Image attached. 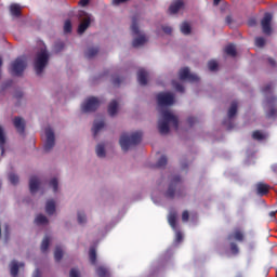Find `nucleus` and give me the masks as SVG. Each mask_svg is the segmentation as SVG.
Masks as SVG:
<instances>
[{"label":"nucleus","instance_id":"nucleus-24","mask_svg":"<svg viewBox=\"0 0 277 277\" xmlns=\"http://www.w3.org/2000/svg\"><path fill=\"white\" fill-rule=\"evenodd\" d=\"M0 150L1 156L5 155V132H3V128L0 127Z\"/></svg>","mask_w":277,"mask_h":277},{"label":"nucleus","instance_id":"nucleus-26","mask_svg":"<svg viewBox=\"0 0 277 277\" xmlns=\"http://www.w3.org/2000/svg\"><path fill=\"white\" fill-rule=\"evenodd\" d=\"M225 53L226 55H230V57H237V48H235V44L230 43L226 45Z\"/></svg>","mask_w":277,"mask_h":277},{"label":"nucleus","instance_id":"nucleus-44","mask_svg":"<svg viewBox=\"0 0 277 277\" xmlns=\"http://www.w3.org/2000/svg\"><path fill=\"white\" fill-rule=\"evenodd\" d=\"M217 61H209L208 63V68L209 70H211L212 72H215V70H217Z\"/></svg>","mask_w":277,"mask_h":277},{"label":"nucleus","instance_id":"nucleus-57","mask_svg":"<svg viewBox=\"0 0 277 277\" xmlns=\"http://www.w3.org/2000/svg\"><path fill=\"white\" fill-rule=\"evenodd\" d=\"M176 241H183V234L181 232H176Z\"/></svg>","mask_w":277,"mask_h":277},{"label":"nucleus","instance_id":"nucleus-36","mask_svg":"<svg viewBox=\"0 0 277 277\" xmlns=\"http://www.w3.org/2000/svg\"><path fill=\"white\" fill-rule=\"evenodd\" d=\"M168 166V157L161 156L156 163V168H166Z\"/></svg>","mask_w":277,"mask_h":277},{"label":"nucleus","instance_id":"nucleus-52","mask_svg":"<svg viewBox=\"0 0 277 277\" xmlns=\"http://www.w3.org/2000/svg\"><path fill=\"white\" fill-rule=\"evenodd\" d=\"M187 122L190 127H194V124H196V122H198V119L196 117H188Z\"/></svg>","mask_w":277,"mask_h":277},{"label":"nucleus","instance_id":"nucleus-27","mask_svg":"<svg viewBox=\"0 0 277 277\" xmlns=\"http://www.w3.org/2000/svg\"><path fill=\"white\" fill-rule=\"evenodd\" d=\"M237 107H238L237 102L236 101L232 102L227 113L228 118H235V116H237Z\"/></svg>","mask_w":277,"mask_h":277},{"label":"nucleus","instance_id":"nucleus-54","mask_svg":"<svg viewBox=\"0 0 277 277\" xmlns=\"http://www.w3.org/2000/svg\"><path fill=\"white\" fill-rule=\"evenodd\" d=\"M69 277H79V272L75 268H71Z\"/></svg>","mask_w":277,"mask_h":277},{"label":"nucleus","instance_id":"nucleus-45","mask_svg":"<svg viewBox=\"0 0 277 277\" xmlns=\"http://www.w3.org/2000/svg\"><path fill=\"white\" fill-rule=\"evenodd\" d=\"M273 90H274V84L268 83L262 89V92L263 94H272Z\"/></svg>","mask_w":277,"mask_h":277},{"label":"nucleus","instance_id":"nucleus-63","mask_svg":"<svg viewBox=\"0 0 277 277\" xmlns=\"http://www.w3.org/2000/svg\"><path fill=\"white\" fill-rule=\"evenodd\" d=\"M225 21H226V24H227V25H230V23H232V21H233V17H230V15H228V16L225 18Z\"/></svg>","mask_w":277,"mask_h":277},{"label":"nucleus","instance_id":"nucleus-21","mask_svg":"<svg viewBox=\"0 0 277 277\" xmlns=\"http://www.w3.org/2000/svg\"><path fill=\"white\" fill-rule=\"evenodd\" d=\"M146 42H148L146 36L141 35L132 41V47H134V49H137V47H143V44H146Z\"/></svg>","mask_w":277,"mask_h":277},{"label":"nucleus","instance_id":"nucleus-12","mask_svg":"<svg viewBox=\"0 0 277 277\" xmlns=\"http://www.w3.org/2000/svg\"><path fill=\"white\" fill-rule=\"evenodd\" d=\"M13 124L16 129V131L19 133V135H23L25 133V119L21 117H15L13 119Z\"/></svg>","mask_w":277,"mask_h":277},{"label":"nucleus","instance_id":"nucleus-2","mask_svg":"<svg viewBox=\"0 0 277 277\" xmlns=\"http://www.w3.org/2000/svg\"><path fill=\"white\" fill-rule=\"evenodd\" d=\"M162 118L158 121V131L160 135H168L170 133V124L179 131V117L166 109L161 113Z\"/></svg>","mask_w":277,"mask_h":277},{"label":"nucleus","instance_id":"nucleus-7","mask_svg":"<svg viewBox=\"0 0 277 277\" xmlns=\"http://www.w3.org/2000/svg\"><path fill=\"white\" fill-rule=\"evenodd\" d=\"M45 143L43 146L44 153H51L53 148L55 147V132H53V129L47 128L45 129Z\"/></svg>","mask_w":277,"mask_h":277},{"label":"nucleus","instance_id":"nucleus-20","mask_svg":"<svg viewBox=\"0 0 277 277\" xmlns=\"http://www.w3.org/2000/svg\"><path fill=\"white\" fill-rule=\"evenodd\" d=\"M10 14L11 16H13L14 18H21V5L13 3L10 5Z\"/></svg>","mask_w":277,"mask_h":277},{"label":"nucleus","instance_id":"nucleus-34","mask_svg":"<svg viewBox=\"0 0 277 277\" xmlns=\"http://www.w3.org/2000/svg\"><path fill=\"white\" fill-rule=\"evenodd\" d=\"M51 243V238L49 236H45L41 242V252H47L49 250V246Z\"/></svg>","mask_w":277,"mask_h":277},{"label":"nucleus","instance_id":"nucleus-3","mask_svg":"<svg viewBox=\"0 0 277 277\" xmlns=\"http://www.w3.org/2000/svg\"><path fill=\"white\" fill-rule=\"evenodd\" d=\"M142 135L141 131L133 132L131 135L123 133L119 140V144L123 153H127V150H129V148H133V146H137V144L142 142Z\"/></svg>","mask_w":277,"mask_h":277},{"label":"nucleus","instance_id":"nucleus-64","mask_svg":"<svg viewBox=\"0 0 277 277\" xmlns=\"http://www.w3.org/2000/svg\"><path fill=\"white\" fill-rule=\"evenodd\" d=\"M222 0H213V4L214 5H220V2H221Z\"/></svg>","mask_w":277,"mask_h":277},{"label":"nucleus","instance_id":"nucleus-9","mask_svg":"<svg viewBox=\"0 0 277 277\" xmlns=\"http://www.w3.org/2000/svg\"><path fill=\"white\" fill-rule=\"evenodd\" d=\"M181 81H189L190 83H196L200 81L197 75L189 72V67H184L180 70Z\"/></svg>","mask_w":277,"mask_h":277},{"label":"nucleus","instance_id":"nucleus-56","mask_svg":"<svg viewBox=\"0 0 277 277\" xmlns=\"http://www.w3.org/2000/svg\"><path fill=\"white\" fill-rule=\"evenodd\" d=\"M268 64L274 68L276 67V61L272 57H268Z\"/></svg>","mask_w":277,"mask_h":277},{"label":"nucleus","instance_id":"nucleus-58","mask_svg":"<svg viewBox=\"0 0 277 277\" xmlns=\"http://www.w3.org/2000/svg\"><path fill=\"white\" fill-rule=\"evenodd\" d=\"M269 217H271V222H274V220H276V212L272 211L269 212Z\"/></svg>","mask_w":277,"mask_h":277},{"label":"nucleus","instance_id":"nucleus-51","mask_svg":"<svg viewBox=\"0 0 277 277\" xmlns=\"http://www.w3.org/2000/svg\"><path fill=\"white\" fill-rule=\"evenodd\" d=\"M182 222H189V211L185 210L182 213Z\"/></svg>","mask_w":277,"mask_h":277},{"label":"nucleus","instance_id":"nucleus-47","mask_svg":"<svg viewBox=\"0 0 277 277\" xmlns=\"http://www.w3.org/2000/svg\"><path fill=\"white\" fill-rule=\"evenodd\" d=\"M50 187L53 188V193H57V187H58V182H57V179L53 177L51 181H50Z\"/></svg>","mask_w":277,"mask_h":277},{"label":"nucleus","instance_id":"nucleus-18","mask_svg":"<svg viewBox=\"0 0 277 277\" xmlns=\"http://www.w3.org/2000/svg\"><path fill=\"white\" fill-rule=\"evenodd\" d=\"M185 5V3L183 2V0H177L175 2H173L170 6H169V12L170 14H177V12L180 10H182V8Z\"/></svg>","mask_w":277,"mask_h":277},{"label":"nucleus","instance_id":"nucleus-4","mask_svg":"<svg viewBox=\"0 0 277 277\" xmlns=\"http://www.w3.org/2000/svg\"><path fill=\"white\" fill-rule=\"evenodd\" d=\"M49 64V52L43 49L39 53H37L35 58V71L37 75H42L44 68Z\"/></svg>","mask_w":277,"mask_h":277},{"label":"nucleus","instance_id":"nucleus-50","mask_svg":"<svg viewBox=\"0 0 277 277\" xmlns=\"http://www.w3.org/2000/svg\"><path fill=\"white\" fill-rule=\"evenodd\" d=\"M85 221H87V219H85V213H83V212H78V223H79V224H85Z\"/></svg>","mask_w":277,"mask_h":277},{"label":"nucleus","instance_id":"nucleus-41","mask_svg":"<svg viewBox=\"0 0 277 277\" xmlns=\"http://www.w3.org/2000/svg\"><path fill=\"white\" fill-rule=\"evenodd\" d=\"M172 85L176 90V92H181V93L185 92V87H183V84H181L179 81L173 80Z\"/></svg>","mask_w":277,"mask_h":277},{"label":"nucleus","instance_id":"nucleus-46","mask_svg":"<svg viewBox=\"0 0 277 277\" xmlns=\"http://www.w3.org/2000/svg\"><path fill=\"white\" fill-rule=\"evenodd\" d=\"M255 45L259 47L260 49H263V47H265V38L256 37L255 38Z\"/></svg>","mask_w":277,"mask_h":277},{"label":"nucleus","instance_id":"nucleus-60","mask_svg":"<svg viewBox=\"0 0 277 277\" xmlns=\"http://www.w3.org/2000/svg\"><path fill=\"white\" fill-rule=\"evenodd\" d=\"M90 3V0H80V5H82V8H85V5H88Z\"/></svg>","mask_w":277,"mask_h":277},{"label":"nucleus","instance_id":"nucleus-14","mask_svg":"<svg viewBox=\"0 0 277 277\" xmlns=\"http://www.w3.org/2000/svg\"><path fill=\"white\" fill-rule=\"evenodd\" d=\"M137 81L140 85H147L148 84V72L146 69H138L137 71Z\"/></svg>","mask_w":277,"mask_h":277},{"label":"nucleus","instance_id":"nucleus-15","mask_svg":"<svg viewBox=\"0 0 277 277\" xmlns=\"http://www.w3.org/2000/svg\"><path fill=\"white\" fill-rule=\"evenodd\" d=\"M177 217H179V213H176V211H171L168 215V222H169V225L171 226V228L173 230H176L177 228Z\"/></svg>","mask_w":277,"mask_h":277},{"label":"nucleus","instance_id":"nucleus-40","mask_svg":"<svg viewBox=\"0 0 277 277\" xmlns=\"http://www.w3.org/2000/svg\"><path fill=\"white\" fill-rule=\"evenodd\" d=\"M96 155H97V157H101V158H103V157H105V145H103V144H98L97 146H96Z\"/></svg>","mask_w":277,"mask_h":277},{"label":"nucleus","instance_id":"nucleus-28","mask_svg":"<svg viewBox=\"0 0 277 277\" xmlns=\"http://www.w3.org/2000/svg\"><path fill=\"white\" fill-rule=\"evenodd\" d=\"M85 57L88 60H92V57H95V55H98V48H89L87 51H85Z\"/></svg>","mask_w":277,"mask_h":277},{"label":"nucleus","instance_id":"nucleus-1","mask_svg":"<svg viewBox=\"0 0 277 277\" xmlns=\"http://www.w3.org/2000/svg\"><path fill=\"white\" fill-rule=\"evenodd\" d=\"M164 196L169 200H174V198H185L187 196V189L183 185V181L180 175L171 176L170 184Z\"/></svg>","mask_w":277,"mask_h":277},{"label":"nucleus","instance_id":"nucleus-31","mask_svg":"<svg viewBox=\"0 0 277 277\" xmlns=\"http://www.w3.org/2000/svg\"><path fill=\"white\" fill-rule=\"evenodd\" d=\"M64 41H56L53 45L52 52L53 53H62L64 51Z\"/></svg>","mask_w":277,"mask_h":277},{"label":"nucleus","instance_id":"nucleus-37","mask_svg":"<svg viewBox=\"0 0 277 277\" xmlns=\"http://www.w3.org/2000/svg\"><path fill=\"white\" fill-rule=\"evenodd\" d=\"M89 259L92 265H96V249L91 248L89 251Z\"/></svg>","mask_w":277,"mask_h":277},{"label":"nucleus","instance_id":"nucleus-22","mask_svg":"<svg viewBox=\"0 0 277 277\" xmlns=\"http://www.w3.org/2000/svg\"><path fill=\"white\" fill-rule=\"evenodd\" d=\"M103 129H105V121H95L92 128L93 136L96 137V135H98V131Z\"/></svg>","mask_w":277,"mask_h":277},{"label":"nucleus","instance_id":"nucleus-38","mask_svg":"<svg viewBox=\"0 0 277 277\" xmlns=\"http://www.w3.org/2000/svg\"><path fill=\"white\" fill-rule=\"evenodd\" d=\"M35 223L37 224H49V219H47L44 216V214H39L37 215V217L35 219Z\"/></svg>","mask_w":277,"mask_h":277},{"label":"nucleus","instance_id":"nucleus-55","mask_svg":"<svg viewBox=\"0 0 277 277\" xmlns=\"http://www.w3.org/2000/svg\"><path fill=\"white\" fill-rule=\"evenodd\" d=\"M129 0H113L114 5H120V3H127Z\"/></svg>","mask_w":277,"mask_h":277},{"label":"nucleus","instance_id":"nucleus-5","mask_svg":"<svg viewBox=\"0 0 277 277\" xmlns=\"http://www.w3.org/2000/svg\"><path fill=\"white\" fill-rule=\"evenodd\" d=\"M25 68H27V57L19 56L15 61L11 63V75H14L15 77H21L23 72H25Z\"/></svg>","mask_w":277,"mask_h":277},{"label":"nucleus","instance_id":"nucleus-19","mask_svg":"<svg viewBox=\"0 0 277 277\" xmlns=\"http://www.w3.org/2000/svg\"><path fill=\"white\" fill-rule=\"evenodd\" d=\"M138 22H140V16L135 15L132 17L131 31L133 36H140V26L137 24Z\"/></svg>","mask_w":277,"mask_h":277},{"label":"nucleus","instance_id":"nucleus-10","mask_svg":"<svg viewBox=\"0 0 277 277\" xmlns=\"http://www.w3.org/2000/svg\"><path fill=\"white\" fill-rule=\"evenodd\" d=\"M227 241H238L242 243V241H246V233L243 229L236 227L233 233L228 234Z\"/></svg>","mask_w":277,"mask_h":277},{"label":"nucleus","instance_id":"nucleus-11","mask_svg":"<svg viewBox=\"0 0 277 277\" xmlns=\"http://www.w3.org/2000/svg\"><path fill=\"white\" fill-rule=\"evenodd\" d=\"M261 25L263 34H265V36H272V13H265Z\"/></svg>","mask_w":277,"mask_h":277},{"label":"nucleus","instance_id":"nucleus-17","mask_svg":"<svg viewBox=\"0 0 277 277\" xmlns=\"http://www.w3.org/2000/svg\"><path fill=\"white\" fill-rule=\"evenodd\" d=\"M256 192L258 196H267L269 194V185L260 182L256 184Z\"/></svg>","mask_w":277,"mask_h":277},{"label":"nucleus","instance_id":"nucleus-61","mask_svg":"<svg viewBox=\"0 0 277 277\" xmlns=\"http://www.w3.org/2000/svg\"><path fill=\"white\" fill-rule=\"evenodd\" d=\"M34 277H42V274L40 273V269H36Z\"/></svg>","mask_w":277,"mask_h":277},{"label":"nucleus","instance_id":"nucleus-35","mask_svg":"<svg viewBox=\"0 0 277 277\" xmlns=\"http://www.w3.org/2000/svg\"><path fill=\"white\" fill-rule=\"evenodd\" d=\"M96 274L98 277H109V271L103 266L96 268Z\"/></svg>","mask_w":277,"mask_h":277},{"label":"nucleus","instance_id":"nucleus-53","mask_svg":"<svg viewBox=\"0 0 277 277\" xmlns=\"http://www.w3.org/2000/svg\"><path fill=\"white\" fill-rule=\"evenodd\" d=\"M162 31L164 34H167L168 36H170V34H172V27H170V26H162Z\"/></svg>","mask_w":277,"mask_h":277},{"label":"nucleus","instance_id":"nucleus-49","mask_svg":"<svg viewBox=\"0 0 277 277\" xmlns=\"http://www.w3.org/2000/svg\"><path fill=\"white\" fill-rule=\"evenodd\" d=\"M123 79L120 76H117L115 78H113V85H115V88H120V83H122Z\"/></svg>","mask_w":277,"mask_h":277},{"label":"nucleus","instance_id":"nucleus-39","mask_svg":"<svg viewBox=\"0 0 277 277\" xmlns=\"http://www.w3.org/2000/svg\"><path fill=\"white\" fill-rule=\"evenodd\" d=\"M229 250L230 253L234 254V256H237V254H239V246H237V242H230Z\"/></svg>","mask_w":277,"mask_h":277},{"label":"nucleus","instance_id":"nucleus-8","mask_svg":"<svg viewBox=\"0 0 277 277\" xmlns=\"http://www.w3.org/2000/svg\"><path fill=\"white\" fill-rule=\"evenodd\" d=\"M157 103L159 107H169L170 105H174V94L172 93H158L157 94Z\"/></svg>","mask_w":277,"mask_h":277},{"label":"nucleus","instance_id":"nucleus-13","mask_svg":"<svg viewBox=\"0 0 277 277\" xmlns=\"http://www.w3.org/2000/svg\"><path fill=\"white\" fill-rule=\"evenodd\" d=\"M91 23H92V19L90 18V16H85L84 19L78 26V34L80 36L82 34H85V31L88 30V27H90Z\"/></svg>","mask_w":277,"mask_h":277},{"label":"nucleus","instance_id":"nucleus-6","mask_svg":"<svg viewBox=\"0 0 277 277\" xmlns=\"http://www.w3.org/2000/svg\"><path fill=\"white\" fill-rule=\"evenodd\" d=\"M101 106V101L98 98L91 96L85 100V102L81 105V109L83 114H90L92 111H96Z\"/></svg>","mask_w":277,"mask_h":277},{"label":"nucleus","instance_id":"nucleus-33","mask_svg":"<svg viewBox=\"0 0 277 277\" xmlns=\"http://www.w3.org/2000/svg\"><path fill=\"white\" fill-rule=\"evenodd\" d=\"M18 262H16L15 260L11 262V276L12 277H16L18 276Z\"/></svg>","mask_w":277,"mask_h":277},{"label":"nucleus","instance_id":"nucleus-29","mask_svg":"<svg viewBox=\"0 0 277 277\" xmlns=\"http://www.w3.org/2000/svg\"><path fill=\"white\" fill-rule=\"evenodd\" d=\"M267 135L263 132L256 130L252 133V138L256 140L258 142H263V140H266Z\"/></svg>","mask_w":277,"mask_h":277},{"label":"nucleus","instance_id":"nucleus-43","mask_svg":"<svg viewBox=\"0 0 277 277\" xmlns=\"http://www.w3.org/2000/svg\"><path fill=\"white\" fill-rule=\"evenodd\" d=\"M9 181L12 185H18V175L14 174V173H10L9 174Z\"/></svg>","mask_w":277,"mask_h":277},{"label":"nucleus","instance_id":"nucleus-16","mask_svg":"<svg viewBox=\"0 0 277 277\" xmlns=\"http://www.w3.org/2000/svg\"><path fill=\"white\" fill-rule=\"evenodd\" d=\"M40 187V180L38 176L32 175L29 180V189L31 194H36Z\"/></svg>","mask_w":277,"mask_h":277},{"label":"nucleus","instance_id":"nucleus-23","mask_svg":"<svg viewBox=\"0 0 277 277\" xmlns=\"http://www.w3.org/2000/svg\"><path fill=\"white\" fill-rule=\"evenodd\" d=\"M108 114L109 116L114 117L118 114V102L113 100L108 105Z\"/></svg>","mask_w":277,"mask_h":277},{"label":"nucleus","instance_id":"nucleus-25","mask_svg":"<svg viewBox=\"0 0 277 277\" xmlns=\"http://www.w3.org/2000/svg\"><path fill=\"white\" fill-rule=\"evenodd\" d=\"M45 213H48V215H53V213H55V200L50 199L47 201Z\"/></svg>","mask_w":277,"mask_h":277},{"label":"nucleus","instance_id":"nucleus-62","mask_svg":"<svg viewBox=\"0 0 277 277\" xmlns=\"http://www.w3.org/2000/svg\"><path fill=\"white\" fill-rule=\"evenodd\" d=\"M254 25H256V21L250 19L249 21V27H254Z\"/></svg>","mask_w":277,"mask_h":277},{"label":"nucleus","instance_id":"nucleus-30","mask_svg":"<svg viewBox=\"0 0 277 277\" xmlns=\"http://www.w3.org/2000/svg\"><path fill=\"white\" fill-rule=\"evenodd\" d=\"M54 259L56 263H60L62 259H64V251L62 250V247H56L54 251Z\"/></svg>","mask_w":277,"mask_h":277},{"label":"nucleus","instance_id":"nucleus-42","mask_svg":"<svg viewBox=\"0 0 277 277\" xmlns=\"http://www.w3.org/2000/svg\"><path fill=\"white\" fill-rule=\"evenodd\" d=\"M64 31L65 34H70V31H72V23L70 22V19L65 21Z\"/></svg>","mask_w":277,"mask_h":277},{"label":"nucleus","instance_id":"nucleus-59","mask_svg":"<svg viewBox=\"0 0 277 277\" xmlns=\"http://www.w3.org/2000/svg\"><path fill=\"white\" fill-rule=\"evenodd\" d=\"M15 98H23V92L22 91H17L14 94Z\"/></svg>","mask_w":277,"mask_h":277},{"label":"nucleus","instance_id":"nucleus-32","mask_svg":"<svg viewBox=\"0 0 277 277\" xmlns=\"http://www.w3.org/2000/svg\"><path fill=\"white\" fill-rule=\"evenodd\" d=\"M181 31L182 34H184V36H189V34H192V26L189 25V23L187 22L182 23Z\"/></svg>","mask_w":277,"mask_h":277},{"label":"nucleus","instance_id":"nucleus-48","mask_svg":"<svg viewBox=\"0 0 277 277\" xmlns=\"http://www.w3.org/2000/svg\"><path fill=\"white\" fill-rule=\"evenodd\" d=\"M277 110L274 107H271L269 110L266 113V118H276Z\"/></svg>","mask_w":277,"mask_h":277}]
</instances>
